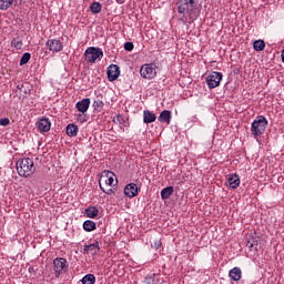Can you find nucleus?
<instances>
[{
  "label": "nucleus",
  "instance_id": "f03ea898",
  "mask_svg": "<svg viewBox=\"0 0 284 284\" xmlns=\"http://www.w3.org/2000/svg\"><path fill=\"white\" fill-rule=\"evenodd\" d=\"M267 118L264 115H258L254 119L251 124V134H253L254 139H258L261 134H264L265 130H267Z\"/></svg>",
  "mask_w": 284,
  "mask_h": 284
},
{
  "label": "nucleus",
  "instance_id": "20e7f679",
  "mask_svg": "<svg viewBox=\"0 0 284 284\" xmlns=\"http://www.w3.org/2000/svg\"><path fill=\"white\" fill-rule=\"evenodd\" d=\"M85 60L89 61V63H97V60L103 59V49L90 47L84 52Z\"/></svg>",
  "mask_w": 284,
  "mask_h": 284
},
{
  "label": "nucleus",
  "instance_id": "f257e3e1",
  "mask_svg": "<svg viewBox=\"0 0 284 284\" xmlns=\"http://www.w3.org/2000/svg\"><path fill=\"white\" fill-rule=\"evenodd\" d=\"M17 172L19 176H23L24 179L32 176V174L37 172V166H34V161L30 158H23L18 160Z\"/></svg>",
  "mask_w": 284,
  "mask_h": 284
},
{
  "label": "nucleus",
  "instance_id": "1a4fd4ad",
  "mask_svg": "<svg viewBox=\"0 0 284 284\" xmlns=\"http://www.w3.org/2000/svg\"><path fill=\"white\" fill-rule=\"evenodd\" d=\"M140 189L136 183H129L124 187V194L128 199H134V196H139Z\"/></svg>",
  "mask_w": 284,
  "mask_h": 284
},
{
  "label": "nucleus",
  "instance_id": "4be33fe9",
  "mask_svg": "<svg viewBox=\"0 0 284 284\" xmlns=\"http://www.w3.org/2000/svg\"><path fill=\"white\" fill-rule=\"evenodd\" d=\"M83 230L84 232H94V230H97V223H94V221L87 220L83 222Z\"/></svg>",
  "mask_w": 284,
  "mask_h": 284
},
{
  "label": "nucleus",
  "instance_id": "c85d7f7f",
  "mask_svg": "<svg viewBox=\"0 0 284 284\" xmlns=\"http://www.w3.org/2000/svg\"><path fill=\"white\" fill-rule=\"evenodd\" d=\"M30 59H32V55L30 54V52L23 53L20 59V65H26V63H28Z\"/></svg>",
  "mask_w": 284,
  "mask_h": 284
},
{
  "label": "nucleus",
  "instance_id": "39448f33",
  "mask_svg": "<svg viewBox=\"0 0 284 284\" xmlns=\"http://www.w3.org/2000/svg\"><path fill=\"white\" fill-rule=\"evenodd\" d=\"M221 81H223V73L217 71H213L206 78V83L210 90H213L214 88H219L221 85Z\"/></svg>",
  "mask_w": 284,
  "mask_h": 284
},
{
  "label": "nucleus",
  "instance_id": "473e14b6",
  "mask_svg": "<svg viewBox=\"0 0 284 284\" xmlns=\"http://www.w3.org/2000/svg\"><path fill=\"white\" fill-rule=\"evenodd\" d=\"M0 125H2L3 128H7V125H10V119L8 118L0 119Z\"/></svg>",
  "mask_w": 284,
  "mask_h": 284
},
{
  "label": "nucleus",
  "instance_id": "a211bd4d",
  "mask_svg": "<svg viewBox=\"0 0 284 284\" xmlns=\"http://www.w3.org/2000/svg\"><path fill=\"white\" fill-rule=\"evenodd\" d=\"M229 276H230L231 281H239L241 278V276H243V272L241 271V267H233L229 272Z\"/></svg>",
  "mask_w": 284,
  "mask_h": 284
},
{
  "label": "nucleus",
  "instance_id": "9d476101",
  "mask_svg": "<svg viewBox=\"0 0 284 284\" xmlns=\"http://www.w3.org/2000/svg\"><path fill=\"white\" fill-rule=\"evenodd\" d=\"M106 74H108L109 81H116L121 74V70H120L119 65L111 64L108 68Z\"/></svg>",
  "mask_w": 284,
  "mask_h": 284
},
{
  "label": "nucleus",
  "instance_id": "c9c22d12",
  "mask_svg": "<svg viewBox=\"0 0 284 284\" xmlns=\"http://www.w3.org/2000/svg\"><path fill=\"white\" fill-rule=\"evenodd\" d=\"M281 57H282V61H283V63H284V50L282 51Z\"/></svg>",
  "mask_w": 284,
  "mask_h": 284
},
{
  "label": "nucleus",
  "instance_id": "dca6fc26",
  "mask_svg": "<svg viewBox=\"0 0 284 284\" xmlns=\"http://www.w3.org/2000/svg\"><path fill=\"white\" fill-rule=\"evenodd\" d=\"M99 250H101V247L99 246V242H94L92 244L84 245V247H83L84 254H92L93 256H94V254H97V252H99Z\"/></svg>",
  "mask_w": 284,
  "mask_h": 284
},
{
  "label": "nucleus",
  "instance_id": "412c9836",
  "mask_svg": "<svg viewBox=\"0 0 284 284\" xmlns=\"http://www.w3.org/2000/svg\"><path fill=\"white\" fill-rule=\"evenodd\" d=\"M85 214L88 219H97L99 216V209L97 206H89L85 209Z\"/></svg>",
  "mask_w": 284,
  "mask_h": 284
},
{
  "label": "nucleus",
  "instance_id": "9b49d317",
  "mask_svg": "<svg viewBox=\"0 0 284 284\" xmlns=\"http://www.w3.org/2000/svg\"><path fill=\"white\" fill-rule=\"evenodd\" d=\"M75 108L78 112L85 114L90 110V98H84L81 101L77 102Z\"/></svg>",
  "mask_w": 284,
  "mask_h": 284
},
{
  "label": "nucleus",
  "instance_id": "2f4dec72",
  "mask_svg": "<svg viewBox=\"0 0 284 284\" xmlns=\"http://www.w3.org/2000/svg\"><path fill=\"white\" fill-rule=\"evenodd\" d=\"M124 50H126L128 52H132V50H134V43L132 42H126L124 44Z\"/></svg>",
  "mask_w": 284,
  "mask_h": 284
},
{
  "label": "nucleus",
  "instance_id": "b1692460",
  "mask_svg": "<svg viewBox=\"0 0 284 284\" xmlns=\"http://www.w3.org/2000/svg\"><path fill=\"white\" fill-rule=\"evenodd\" d=\"M81 283L82 284H94V283H97V277L94 276V274H87L82 277Z\"/></svg>",
  "mask_w": 284,
  "mask_h": 284
},
{
  "label": "nucleus",
  "instance_id": "bb28decb",
  "mask_svg": "<svg viewBox=\"0 0 284 284\" xmlns=\"http://www.w3.org/2000/svg\"><path fill=\"white\" fill-rule=\"evenodd\" d=\"M14 0H0V10H9Z\"/></svg>",
  "mask_w": 284,
  "mask_h": 284
},
{
  "label": "nucleus",
  "instance_id": "cd10ccee",
  "mask_svg": "<svg viewBox=\"0 0 284 284\" xmlns=\"http://www.w3.org/2000/svg\"><path fill=\"white\" fill-rule=\"evenodd\" d=\"M11 45L12 48H16V50H21V48H23V41H21L20 39L13 38L11 40Z\"/></svg>",
  "mask_w": 284,
  "mask_h": 284
},
{
  "label": "nucleus",
  "instance_id": "0eeeda50",
  "mask_svg": "<svg viewBox=\"0 0 284 284\" xmlns=\"http://www.w3.org/2000/svg\"><path fill=\"white\" fill-rule=\"evenodd\" d=\"M45 45L53 54H57V52H61L63 50V42L57 39H49Z\"/></svg>",
  "mask_w": 284,
  "mask_h": 284
},
{
  "label": "nucleus",
  "instance_id": "f8f14e48",
  "mask_svg": "<svg viewBox=\"0 0 284 284\" xmlns=\"http://www.w3.org/2000/svg\"><path fill=\"white\" fill-rule=\"evenodd\" d=\"M246 247H248L250 252L258 251V239L248 235L246 236Z\"/></svg>",
  "mask_w": 284,
  "mask_h": 284
},
{
  "label": "nucleus",
  "instance_id": "6e6552de",
  "mask_svg": "<svg viewBox=\"0 0 284 284\" xmlns=\"http://www.w3.org/2000/svg\"><path fill=\"white\" fill-rule=\"evenodd\" d=\"M195 0H184V3L178 6L179 14H190L194 10Z\"/></svg>",
  "mask_w": 284,
  "mask_h": 284
},
{
  "label": "nucleus",
  "instance_id": "f704fd0d",
  "mask_svg": "<svg viewBox=\"0 0 284 284\" xmlns=\"http://www.w3.org/2000/svg\"><path fill=\"white\" fill-rule=\"evenodd\" d=\"M116 3H125V0H115Z\"/></svg>",
  "mask_w": 284,
  "mask_h": 284
},
{
  "label": "nucleus",
  "instance_id": "6ab92c4d",
  "mask_svg": "<svg viewBox=\"0 0 284 284\" xmlns=\"http://www.w3.org/2000/svg\"><path fill=\"white\" fill-rule=\"evenodd\" d=\"M116 175H114L113 172L108 171L105 175L102 176V179L104 180L105 185H109V187H112V185H114V178Z\"/></svg>",
  "mask_w": 284,
  "mask_h": 284
},
{
  "label": "nucleus",
  "instance_id": "2eb2a0df",
  "mask_svg": "<svg viewBox=\"0 0 284 284\" xmlns=\"http://www.w3.org/2000/svg\"><path fill=\"white\" fill-rule=\"evenodd\" d=\"M229 185L231 190H236L241 185V178L239 174L233 173L229 176Z\"/></svg>",
  "mask_w": 284,
  "mask_h": 284
},
{
  "label": "nucleus",
  "instance_id": "c756f323",
  "mask_svg": "<svg viewBox=\"0 0 284 284\" xmlns=\"http://www.w3.org/2000/svg\"><path fill=\"white\" fill-rule=\"evenodd\" d=\"M103 101L101 100H95L93 101V110L98 111V112H101V110H103Z\"/></svg>",
  "mask_w": 284,
  "mask_h": 284
},
{
  "label": "nucleus",
  "instance_id": "4468645a",
  "mask_svg": "<svg viewBox=\"0 0 284 284\" xmlns=\"http://www.w3.org/2000/svg\"><path fill=\"white\" fill-rule=\"evenodd\" d=\"M158 121H160V123H166V125H170L171 121H172V111L170 110H163L159 118Z\"/></svg>",
  "mask_w": 284,
  "mask_h": 284
},
{
  "label": "nucleus",
  "instance_id": "423d86ee",
  "mask_svg": "<svg viewBox=\"0 0 284 284\" xmlns=\"http://www.w3.org/2000/svg\"><path fill=\"white\" fill-rule=\"evenodd\" d=\"M140 74L142 79L151 81V79L156 78V69L154 68V64H143L140 69Z\"/></svg>",
  "mask_w": 284,
  "mask_h": 284
},
{
  "label": "nucleus",
  "instance_id": "a878e982",
  "mask_svg": "<svg viewBox=\"0 0 284 284\" xmlns=\"http://www.w3.org/2000/svg\"><path fill=\"white\" fill-rule=\"evenodd\" d=\"M102 8L103 7L101 6V2H93L90 6V10L93 14H99V12H101Z\"/></svg>",
  "mask_w": 284,
  "mask_h": 284
},
{
  "label": "nucleus",
  "instance_id": "aec40b11",
  "mask_svg": "<svg viewBox=\"0 0 284 284\" xmlns=\"http://www.w3.org/2000/svg\"><path fill=\"white\" fill-rule=\"evenodd\" d=\"M174 194V186H166L161 191V199L162 201H166V199H170Z\"/></svg>",
  "mask_w": 284,
  "mask_h": 284
},
{
  "label": "nucleus",
  "instance_id": "5701e85b",
  "mask_svg": "<svg viewBox=\"0 0 284 284\" xmlns=\"http://www.w3.org/2000/svg\"><path fill=\"white\" fill-rule=\"evenodd\" d=\"M67 134L68 136H77L79 134V126L77 124H68Z\"/></svg>",
  "mask_w": 284,
  "mask_h": 284
},
{
  "label": "nucleus",
  "instance_id": "f3484780",
  "mask_svg": "<svg viewBox=\"0 0 284 284\" xmlns=\"http://www.w3.org/2000/svg\"><path fill=\"white\" fill-rule=\"evenodd\" d=\"M156 121V114L152 111H143V122L146 124L154 123Z\"/></svg>",
  "mask_w": 284,
  "mask_h": 284
},
{
  "label": "nucleus",
  "instance_id": "7ed1b4c3",
  "mask_svg": "<svg viewBox=\"0 0 284 284\" xmlns=\"http://www.w3.org/2000/svg\"><path fill=\"white\" fill-rule=\"evenodd\" d=\"M70 264H68V260L63 257H55L53 260V272L55 274V278H59L61 274H65Z\"/></svg>",
  "mask_w": 284,
  "mask_h": 284
},
{
  "label": "nucleus",
  "instance_id": "72a5a7b5",
  "mask_svg": "<svg viewBox=\"0 0 284 284\" xmlns=\"http://www.w3.org/2000/svg\"><path fill=\"white\" fill-rule=\"evenodd\" d=\"M99 185H100V189L102 190V192L104 193V194H112V189H109V190H106L105 191V189H103V185H101V182H99Z\"/></svg>",
  "mask_w": 284,
  "mask_h": 284
},
{
  "label": "nucleus",
  "instance_id": "7c9ffc66",
  "mask_svg": "<svg viewBox=\"0 0 284 284\" xmlns=\"http://www.w3.org/2000/svg\"><path fill=\"white\" fill-rule=\"evenodd\" d=\"M155 278H156L155 274L146 275L144 278V283L145 284H154Z\"/></svg>",
  "mask_w": 284,
  "mask_h": 284
},
{
  "label": "nucleus",
  "instance_id": "ddd939ff",
  "mask_svg": "<svg viewBox=\"0 0 284 284\" xmlns=\"http://www.w3.org/2000/svg\"><path fill=\"white\" fill-rule=\"evenodd\" d=\"M50 128H52V122H50V119L48 118H42L38 122V130L40 132H50Z\"/></svg>",
  "mask_w": 284,
  "mask_h": 284
},
{
  "label": "nucleus",
  "instance_id": "393cba45",
  "mask_svg": "<svg viewBox=\"0 0 284 284\" xmlns=\"http://www.w3.org/2000/svg\"><path fill=\"white\" fill-rule=\"evenodd\" d=\"M253 48H254L255 52H263V50H265V41H263V40L254 41Z\"/></svg>",
  "mask_w": 284,
  "mask_h": 284
}]
</instances>
